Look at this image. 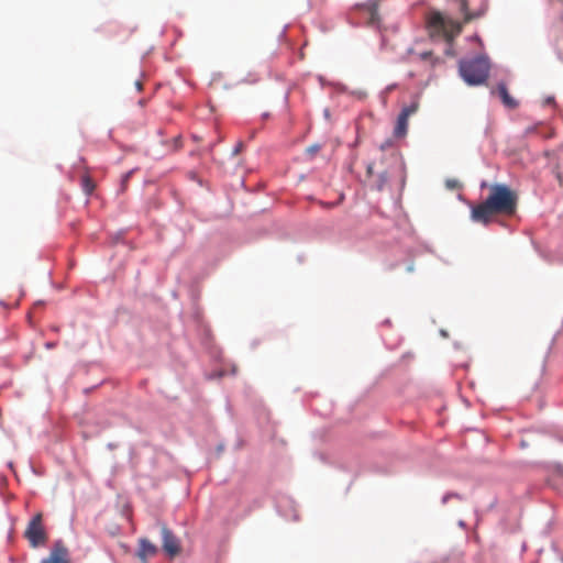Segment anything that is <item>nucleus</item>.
Returning <instances> with one entry per match:
<instances>
[{
    "label": "nucleus",
    "instance_id": "nucleus-15",
    "mask_svg": "<svg viewBox=\"0 0 563 563\" xmlns=\"http://www.w3.org/2000/svg\"><path fill=\"white\" fill-rule=\"evenodd\" d=\"M366 174H367V177H373L374 176V164L373 163H369L367 165Z\"/></svg>",
    "mask_w": 563,
    "mask_h": 563
},
{
    "label": "nucleus",
    "instance_id": "nucleus-14",
    "mask_svg": "<svg viewBox=\"0 0 563 563\" xmlns=\"http://www.w3.org/2000/svg\"><path fill=\"white\" fill-rule=\"evenodd\" d=\"M419 56L423 60H429V59H432L433 55H432V52H423Z\"/></svg>",
    "mask_w": 563,
    "mask_h": 563
},
{
    "label": "nucleus",
    "instance_id": "nucleus-7",
    "mask_svg": "<svg viewBox=\"0 0 563 563\" xmlns=\"http://www.w3.org/2000/svg\"><path fill=\"white\" fill-rule=\"evenodd\" d=\"M157 547L147 539L140 540V547L137 551V558L143 562L147 563V559L156 555Z\"/></svg>",
    "mask_w": 563,
    "mask_h": 563
},
{
    "label": "nucleus",
    "instance_id": "nucleus-3",
    "mask_svg": "<svg viewBox=\"0 0 563 563\" xmlns=\"http://www.w3.org/2000/svg\"><path fill=\"white\" fill-rule=\"evenodd\" d=\"M429 26L441 32L446 41H452L462 32V24L450 18L444 16L440 12H433L429 18Z\"/></svg>",
    "mask_w": 563,
    "mask_h": 563
},
{
    "label": "nucleus",
    "instance_id": "nucleus-18",
    "mask_svg": "<svg viewBox=\"0 0 563 563\" xmlns=\"http://www.w3.org/2000/svg\"><path fill=\"white\" fill-rule=\"evenodd\" d=\"M135 85L139 91L142 90V84L140 81H136Z\"/></svg>",
    "mask_w": 563,
    "mask_h": 563
},
{
    "label": "nucleus",
    "instance_id": "nucleus-11",
    "mask_svg": "<svg viewBox=\"0 0 563 563\" xmlns=\"http://www.w3.org/2000/svg\"><path fill=\"white\" fill-rule=\"evenodd\" d=\"M81 187L86 195H91L95 190L96 184L89 175H84L81 178Z\"/></svg>",
    "mask_w": 563,
    "mask_h": 563
},
{
    "label": "nucleus",
    "instance_id": "nucleus-13",
    "mask_svg": "<svg viewBox=\"0 0 563 563\" xmlns=\"http://www.w3.org/2000/svg\"><path fill=\"white\" fill-rule=\"evenodd\" d=\"M418 110V104L412 103L410 106L405 107L400 113H406L407 118H409L411 114H413Z\"/></svg>",
    "mask_w": 563,
    "mask_h": 563
},
{
    "label": "nucleus",
    "instance_id": "nucleus-8",
    "mask_svg": "<svg viewBox=\"0 0 563 563\" xmlns=\"http://www.w3.org/2000/svg\"><path fill=\"white\" fill-rule=\"evenodd\" d=\"M497 91L506 107L514 109L518 106V102L509 95L507 86L504 82L497 85Z\"/></svg>",
    "mask_w": 563,
    "mask_h": 563
},
{
    "label": "nucleus",
    "instance_id": "nucleus-5",
    "mask_svg": "<svg viewBox=\"0 0 563 563\" xmlns=\"http://www.w3.org/2000/svg\"><path fill=\"white\" fill-rule=\"evenodd\" d=\"M162 538H163V550L170 558H174L180 553V544L179 540L174 536V533L166 527H162Z\"/></svg>",
    "mask_w": 563,
    "mask_h": 563
},
{
    "label": "nucleus",
    "instance_id": "nucleus-2",
    "mask_svg": "<svg viewBox=\"0 0 563 563\" xmlns=\"http://www.w3.org/2000/svg\"><path fill=\"white\" fill-rule=\"evenodd\" d=\"M489 68L488 58L485 56L462 59L459 65L462 78L471 86L484 84L488 78Z\"/></svg>",
    "mask_w": 563,
    "mask_h": 563
},
{
    "label": "nucleus",
    "instance_id": "nucleus-17",
    "mask_svg": "<svg viewBox=\"0 0 563 563\" xmlns=\"http://www.w3.org/2000/svg\"><path fill=\"white\" fill-rule=\"evenodd\" d=\"M241 150H242V144L240 143L233 150V155H238L241 152Z\"/></svg>",
    "mask_w": 563,
    "mask_h": 563
},
{
    "label": "nucleus",
    "instance_id": "nucleus-4",
    "mask_svg": "<svg viewBox=\"0 0 563 563\" xmlns=\"http://www.w3.org/2000/svg\"><path fill=\"white\" fill-rule=\"evenodd\" d=\"M24 537L32 548H37L46 543L47 534L43 526V515L41 512L35 514L29 521Z\"/></svg>",
    "mask_w": 563,
    "mask_h": 563
},
{
    "label": "nucleus",
    "instance_id": "nucleus-19",
    "mask_svg": "<svg viewBox=\"0 0 563 563\" xmlns=\"http://www.w3.org/2000/svg\"><path fill=\"white\" fill-rule=\"evenodd\" d=\"M54 346H55V343H47V344H46V347H48V349H52V347H54Z\"/></svg>",
    "mask_w": 563,
    "mask_h": 563
},
{
    "label": "nucleus",
    "instance_id": "nucleus-16",
    "mask_svg": "<svg viewBox=\"0 0 563 563\" xmlns=\"http://www.w3.org/2000/svg\"><path fill=\"white\" fill-rule=\"evenodd\" d=\"M318 151H319V146L318 145H312V146L307 148V152L310 153L311 155L317 153Z\"/></svg>",
    "mask_w": 563,
    "mask_h": 563
},
{
    "label": "nucleus",
    "instance_id": "nucleus-1",
    "mask_svg": "<svg viewBox=\"0 0 563 563\" xmlns=\"http://www.w3.org/2000/svg\"><path fill=\"white\" fill-rule=\"evenodd\" d=\"M518 196L508 186L496 184L490 186L487 198L471 207V219L487 225L496 214L512 216L517 210Z\"/></svg>",
    "mask_w": 563,
    "mask_h": 563
},
{
    "label": "nucleus",
    "instance_id": "nucleus-20",
    "mask_svg": "<svg viewBox=\"0 0 563 563\" xmlns=\"http://www.w3.org/2000/svg\"><path fill=\"white\" fill-rule=\"evenodd\" d=\"M448 186L453 187L454 183L448 181Z\"/></svg>",
    "mask_w": 563,
    "mask_h": 563
},
{
    "label": "nucleus",
    "instance_id": "nucleus-6",
    "mask_svg": "<svg viewBox=\"0 0 563 563\" xmlns=\"http://www.w3.org/2000/svg\"><path fill=\"white\" fill-rule=\"evenodd\" d=\"M41 563H70L68 550L62 542H56L49 555L43 559Z\"/></svg>",
    "mask_w": 563,
    "mask_h": 563
},
{
    "label": "nucleus",
    "instance_id": "nucleus-10",
    "mask_svg": "<svg viewBox=\"0 0 563 563\" xmlns=\"http://www.w3.org/2000/svg\"><path fill=\"white\" fill-rule=\"evenodd\" d=\"M459 4H460V11L462 13H464V22L465 23L471 22L472 20L477 19L483 14V12H478V13L468 12L467 0H459Z\"/></svg>",
    "mask_w": 563,
    "mask_h": 563
},
{
    "label": "nucleus",
    "instance_id": "nucleus-12",
    "mask_svg": "<svg viewBox=\"0 0 563 563\" xmlns=\"http://www.w3.org/2000/svg\"><path fill=\"white\" fill-rule=\"evenodd\" d=\"M388 180V176L386 173H380L378 176H377V179L374 181V186L377 190H383L386 183Z\"/></svg>",
    "mask_w": 563,
    "mask_h": 563
},
{
    "label": "nucleus",
    "instance_id": "nucleus-9",
    "mask_svg": "<svg viewBox=\"0 0 563 563\" xmlns=\"http://www.w3.org/2000/svg\"><path fill=\"white\" fill-rule=\"evenodd\" d=\"M408 119L409 118H407L406 113H399L394 129V134L396 137H404L407 134Z\"/></svg>",
    "mask_w": 563,
    "mask_h": 563
}]
</instances>
